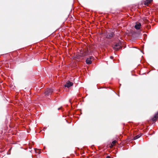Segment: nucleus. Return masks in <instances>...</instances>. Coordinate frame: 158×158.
Instances as JSON below:
<instances>
[{
	"instance_id": "nucleus-11",
	"label": "nucleus",
	"mask_w": 158,
	"mask_h": 158,
	"mask_svg": "<svg viewBox=\"0 0 158 158\" xmlns=\"http://www.w3.org/2000/svg\"><path fill=\"white\" fill-rule=\"evenodd\" d=\"M141 135L140 134H139L138 135H137L135 136L133 139V140H135L139 138Z\"/></svg>"
},
{
	"instance_id": "nucleus-14",
	"label": "nucleus",
	"mask_w": 158,
	"mask_h": 158,
	"mask_svg": "<svg viewBox=\"0 0 158 158\" xmlns=\"http://www.w3.org/2000/svg\"><path fill=\"white\" fill-rule=\"evenodd\" d=\"M106 158H110V157L109 156H106Z\"/></svg>"
},
{
	"instance_id": "nucleus-5",
	"label": "nucleus",
	"mask_w": 158,
	"mask_h": 158,
	"mask_svg": "<svg viewBox=\"0 0 158 158\" xmlns=\"http://www.w3.org/2000/svg\"><path fill=\"white\" fill-rule=\"evenodd\" d=\"M114 33L112 32L108 33L106 36V38L107 39H110L114 36Z\"/></svg>"
},
{
	"instance_id": "nucleus-3",
	"label": "nucleus",
	"mask_w": 158,
	"mask_h": 158,
	"mask_svg": "<svg viewBox=\"0 0 158 158\" xmlns=\"http://www.w3.org/2000/svg\"><path fill=\"white\" fill-rule=\"evenodd\" d=\"M83 52L81 51L80 54H77L75 56L74 58L78 59H80L81 57H83Z\"/></svg>"
},
{
	"instance_id": "nucleus-15",
	"label": "nucleus",
	"mask_w": 158,
	"mask_h": 158,
	"mask_svg": "<svg viewBox=\"0 0 158 158\" xmlns=\"http://www.w3.org/2000/svg\"><path fill=\"white\" fill-rule=\"evenodd\" d=\"M110 58L112 59L113 58V56H110Z\"/></svg>"
},
{
	"instance_id": "nucleus-2",
	"label": "nucleus",
	"mask_w": 158,
	"mask_h": 158,
	"mask_svg": "<svg viewBox=\"0 0 158 158\" xmlns=\"http://www.w3.org/2000/svg\"><path fill=\"white\" fill-rule=\"evenodd\" d=\"M54 91V89L53 88H48L45 91V96H48L51 94Z\"/></svg>"
},
{
	"instance_id": "nucleus-13",
	"label": "nucleus",
	"mask_w": 158,
	"mask_h": 158,
	"mask_svg": "<svg viewBox=\"0 0 158 158\" xmlns=\"http://www.w3.org/2000/svg\"><path fill=\"white\" fill-rule=\"evenodd\" d=\"M93 57L92 56H90L89 57V60H90Z\"/></svg>"
},
{
	"instance_id": "nucleus-8",
	"label": "nucleus",
	"mask_w": 158,
	"mask_h": 158,
	"mask_svg": "<svg viewBox=\"0 0 158 158\" xmlns=\"http://www.w3.org/2000/svg\"><path fill=\"white\" fill-rule=\"evenodd\" d=\"M152 1V0H146L144 2V4L148 6V4L151 2Z\"/></svg>"
},
{
	"instance_id": "nucleus-1",
	"label": "nucleus",
	"mask_w": 158,
	"mask_h": 158,
	"mask_svg": "<svg viewBox=\"0 0 158 158\" xmlns=\"http://www.w3.org/2000/svg\"><path fill=\"white\" fill-rule=\"evenodd\" d=\"M113 48L115 51H118L120 48H122L121 44L119 42L115 43V44L113 46Z\"/></svg>"
},
{
	"instance_id": "nucleus-9",
	"label": "nucleus",
	"mask_w": 158,
	"mask_h": 158,
	"mask_svg": "<svg viewBox=\"0 0 158 158\" xmlns=\"http://www.w3.org/2000/svg\"><path fill=\"white\" fill-rule=\"evenodd\" d=\"M86 63L87 64H90L92 63V61L90 60H89V58H87L85 60Z\"/></svg>"
},
{
	"instance_id": "nucleus-6",
	"label": "nucleus",
	"mask_w": 158,
	"mask_h": 158,
	"mask_svg": "<svg viewBox=\"0 0 158 158\" xmlns=\"http://www.w3.org/2000/svg\"><path fill=\"white\" fill-rule=\"evenodd\" d=\"M158 118V112L155 114L153 117L152 118L151 120L153 121H156Z\"/></svg>"
},
{
	"instance_id": "nucleus-18",
	"label": "nucleus",
	"mask_w": 158,
	"mask_h": 158,
	"mask_svg": "<svg viewBox=\"0 0 158 158\" xmlns=\"http://www.w3.org/2000/svg\"><path fill=\"white\" fill-rule=\"evenodd\" d=\"M129 142L131 141V140L128 141Z\"/></svg>"
},
{
	"instance_id": "nucleus-17",
	"label": "nucleus",
	"mask_w": 158,
	"mask_h": 158,
	"mask_svg": "<svg viewBox=\"0 0 158 158\" xmlns=\"http://www.w3.org/2000/svg\"><path fill=\"white\" fill-rule=\"evenodd\" d=\"M31 157L32 158V155H31Z\"/></svg>"
},
{
	"instance_id": "nucleus-7",
	"label": "nucleus",
	"mask_w": 158,
	"mask_h": 158,
	"mask_svg": "<svg viewBox=\"0 0 158 158\" xmlns=\"http://www.w3.org/2000/svg\"><path fill=\"white\" fill-rule=\"evenodd\" d=\"M141 26V24L140 23H136V25L135 26V27L137 30H139Z\"/></svg>"
},
{
	"instance_id": "nucleus-10",
	"label": "nucleus",
	"mask_w": 158,
	"mask_h": 158,
	"mask_svg": "<svg viewBox=\"0 0 158 158\" xmlns=\"http://www.w3.org/2000/svg\"><path fill=\"white\" fill-rule=\"evenodd\" d=\"M83 57H84L86 56H87L89 54L88 51V50H86L83 53Z\"/></svg>"
},
{
	"instance_id": "nucleus-16",
	"label": "nucleus",
	"mask_w": 158,
	"mask_h": 158,
	"mask_svg": "<svg viewBox=\"0 0 158 158\" xmlns=\"http://www.w3.org/2000/svg\"><path fill=\"white\" fill-rule=\"evenodd\" d=\"M60 108H58V110H60Z\"/></svg>"
},
{
	"instance_id": "nucleus-12",
	"label": "nucleus",
	"mask_w": 158,
	"mask_h": 158,
	"mask_svg": "<svg viewBox=\"0 0 158 158\" xmlns=\"http://www.w3.org/2000/svg\"><path fill=\"white\" fill-rule=\"evenodd\" d=\"M116 142H117V141L116 140L113 141L112 142V143L113 144V145L111 144V146H113V145H114L115 144V143H116Z\"/></svg>"
},
{
	"instance_id": "nucleus-4",
	"label": "nucleus",
	"mask_w": 158,
	"mask_h": 158,
	"mask_svg": "<svg viewBox=\"0 0 158 158\" xmlns=\"http://www.w3.org/2000/svg\"><path fill=\"white\" fill-rule=\"evenodd\" d=\"M73 85V83L72 82H70L69 81H68L66 82V84L64 85V86L65 87L69 88L72 86Z\"/></svg>"
}]
</instances>
